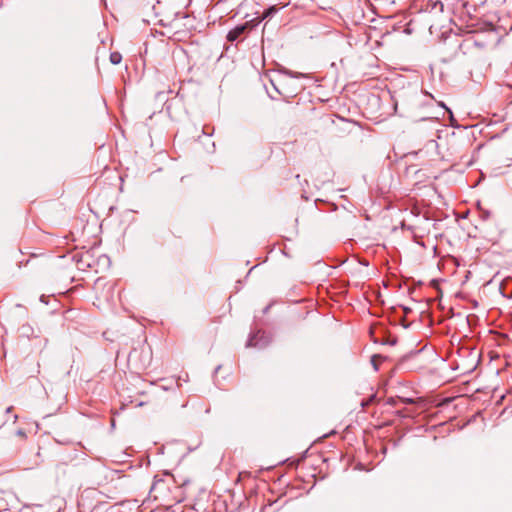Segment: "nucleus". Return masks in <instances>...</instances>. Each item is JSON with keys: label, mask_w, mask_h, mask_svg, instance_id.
<instances>
[{"label": "nucleus", "mask_w": 512, "mask_h": 512, "mask_svg": "<svg viewBox=\"0 0 512 512\" xmlns=\"http://www.w3.org/2000/svg\"><path fill=\"white\" fill-rule=\"evenodd\" d=\"M276 12L275 7H270L267 9L261 18L252 19L251 21H247L244 24L237 25L233 29H231L226 38L229 42H234L237 40L244 39V35L251 31L254 27H256L263 19L267 18L270 14Z\"/></svg>", "instance_id": "1"}, {"label": "nucleus", "mask_w": 512, "mask_h": 512, "mask_svg": "<svg viewBox=\"0 0 512 512\" xmlns=\"http://www.w3.org/2000/svg\"><path fill=\"white\" fill-rule=\"evenodd\" d=\"M463 46H466L467 48H470L471 46H475V47H476V46H478V43H477V42H469V41H465V42L461 45V47H463Z\"/></svg>", "instance_id": "4"}, {"label": "nucleus", "mask_w": 512, "mask_h": 512, "mask_svg": "<svg viewBox=\"0 0 512 512\" xmlns=\"http://www.w3.org/2000/svg\"><path fill=\"white\" fill-rule=\"evenodd\" d=\"M59 396H60V402H62L64 400V393L63 392H60L59 393Z\"/></svg>", "instance_id": "7"}, {"label": "nucleus", "mask_w": 512, "mask_h": 512, "mask_svg": "<svg viewBox=\"0 0 512 512\" xmlns=\"http://www.w3.org/2000/svg\"><path fill=\"white\" fill-rule=\"evenodd\" d=\"M122 55L119 52H112L110 54V62L114 65H117L121 62Z\"/></svg>", "instance_id": "2"}, {"label": "nucleus", "mask_w": 512, "mask_h": 512, "mask_svg": "<svg viewBox=\"0 0 512 512\" xmlns=\"http://www.w3.org/2000/svg\"><path fill=\"white\" fill-rule=\"evenodd\" d=\"M401 400L404 402V403H415V400L412 399V398H401Z\"/></svg>", "instance_id": "6"}, {"label": "nucleus", "mask_w": 512, "mask_h": 512, "mask_svg": "<svg viewBox=\"0 0 512 512\" xmlns=\"http://www.w3.org/2000/svg\"><path fill=\"white\" fill-rule=\"evenodd\" d=\"M385 357L381 356V355H373L372 358H371V363L374 367V370L377 371L378 370V360H384Z\"/></svg>", "instance_id": "3"}, {"label": "nucleus", "mask_w": 512, "mask_h": 512, "mask_svg": "<svg viewBox=\"0 0 512 512\" xmlns=\"http://www.w3.org/2000/svg\"><path fill=\"white\" fill-rule=\"evenodd\" d=\"M252 345V339H250L247 343V346H251Z\"/></svg>", "instance_id": "8"}, {"label": "nucleus", "mask_w": 512, "mask_h": 512, "mask_svg": "<svg viewBox=\"0 0 512 512\" xmlns=\"http://www.w3.org/2000/svg\"><path fill=\"white\" fill-rule=\"evenodd\" d=\"M17 436H19L20 438H25L26 437V433L24 430L20 429L17 431Z\"/></svg>", "instance_id": "5"}]
</instances>
